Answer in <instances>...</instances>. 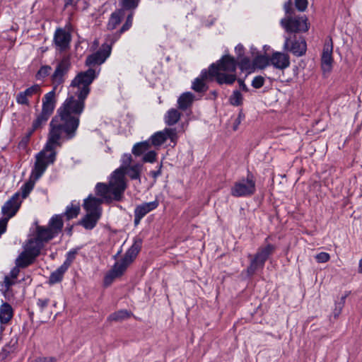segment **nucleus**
Instances as JSON below:
<instances>
[{"mask_svg":"<svg viewBox=\"0 0 362 362\" xmlns=\"http://www.w3.org/2000/svg\"><path fill=\"white\" fill-rule=\"evenodd\" d=\"M134 12H129L127 15L125 23L121 27L119 31L116 32L108 37L112 39V43H115L119 37L120 35L124 32L127 31L132 25L133 18Z\"/></svg>","mask_w":362,"mask_h":362,"instance_id":"a878e982","label":"nucleus"},{"mask_svg":"<svg viewBox=\"0 0 362 362\" xmlns=\"http://www.w3.org/2000/svg\"><path fill=\"white\" fill-rule=\"evenodd\" d=\"M42 110L41 112L51 116L54 110L57 100L56 93L54 89L46 93L42 100Z\"/></svg>","mask_w":362,"mask_h":362,"instance_id":"a211bd4d","label":"nucleus"},{"mask_svg":"<svg viewBox=\"0 0 362 362\" xmlns=\"http://www.w3.org/2000/svg\"><path fill=\"white\" fill-rule=\"evenodd\" d=\"M163 132H164V134H165V136L166 137V140L168 139H170V141L172 142H175L176 141V140L177 139L176 129L165 128L163 130Z\"/></svg>","mask_w":362,"mask_h":362,"instance_id":"49530a36","label":"nucleus"},{"mask_svg":"<svg viewBox=\"0 0 362 362\" xmlns=\"http://www.w3.org/2000/svg\"><path fill=\"white\" fill-rule=\"evenodd\" d=\"M142 218H143L142 216H139V214H137L136 213L134 212V224L135 225H138Z\"/></svg>","mask_w":362,"mask_h":362,"instance_id":"680f3d73","label":"nucleus"},{"mask_svg":"<svg viewBox=\"0 0 362 362\" xmlns=\"http://www.w3.org/2000/svg\"><path fill=\"white\" fill-rule=\"evenodd\" d=\"M33 236L42 243L43 245L55 237L47 226H39L37 223Z\"/></svg>","mask_w":362,"mask_h":362,"instance_id":"6ab92c4d","label":"nucleus"},{"mask_svg":"<svg viewBox=\"0 0 362 362\" xmlns=\"http://www.w3.org/2000/svg\"><path fill=\"white\" fill-rule=\"evenodd\" d=\"M243 96L242 93L238 90H233L232 95L229 98L230 103L233 106H240L243 104Z\"/></svg>","mask_w":362,"mask_h":362,"instance_id":"a19ab883","label":"nucleus"},{"mask_svg":"<svg viewBox=\"0 0 362 362\" xmlns=\"http://www.w3.org/2000/svg\"><path fill=\"white\" fill-rule=\"evenodd\" d=\"M158 205L159 202L157 199L150 202H144L136 206L134 212L144 218L147 214L156 209Z\"/></svg>","mask_w":362,"mask_h":362,"instance_id":"5701e85b","label":"nucleus"},{"mask_svg":"<svg viewBox=\"0 0 362 362\" xmlns=\"http://www.w3.org/2000/svg\"><path fill=\"white\" fill-rule=\"evenodd\" d=\"M150 147L148 141L137 143L132 148V153L136 156H141L146 152Z\"/></svg>","mask_w":362,"mask_h":362,"instance_id":"e433bc0d","label":"nucleus"},{"mask_svg":"<svg viewBox=\"0 0 362 362\" xmlns=\"http://www.w3.org/2000/svg\"><path fill=\"white\" fill-rule=\"evenodd\" d=\"M194 100V95L190 92L182 93L177 100L178 108L185 110L189 107Z\"/></svg>","mask_w":362,"mask_h":362,"instance_id":"c756f323","label":"nucleus"},{"mask_svg":"<svg viewBox=\"0 0 362 362\" xmlns=\"http://www.w3.org/2000/svg\"><path fill=\"white\" fill-rule=\"evenodd\" d=\"M71 41V35L69 31L62 28L56 29L53 42L58 50L64 52L69 49Z\"/></svg>","mask_w":362,"mask_h":362,"instance_id":"f8f14e48","label":"nucleus"},{"mask_svg":"<svg viewBox=\"0 0 362 362\" xmlns=\"http://www.w3.org/2000/svg\"><path fill=\"white\" fill-rule=\"evenodd\" d=\"M30 139L28 136H23L21 141L19 143V146L21 147H25L29 142Z\"/></svg>","mask_w":362,"mask_h":362,"instance_id":"bf43d9fd","label":"nucleus"},{"mask_svg":"<svg viewBox=\"0 0 362 362\" xmlns=\"http://www.w3.org/2000/svg\"><path fill=\"white\" fill-rule=\"evenodd\" d=\"M284 8L286 14H291L293 13L291 1H288L286 2L284 5Z\"/></svg>","mask_w":362,"mask_h":362,"instance_id":"13d9d810","label":"nucleus"},{"mask_svg":"<svg viewBox=\"0 0 362 362\" xmlns=\"http://www.w3.org/2000/svg\"><path fill=\"white\" fill-rule=\"evenodd\" d=\"M66 272V271L65 269L59 267L57 270H55L50 274L49 279V283L54 284L61 281Z\"/></svg>","mask_w":362,"mask_h":362,"instance_id":"58836bf2","label":"nucleus"},{"mask_svg":"<svg viewBox=\"0 0 362 362\" xmlns=\"http://www.w3.org/2000/svg\"><path fill=\"white\" fill-rule=\"evenodd\" d=\"M250 61L247 57L240 59L239 65L241 69H247L250 66Z\"/></svg>","mask_w":362,"mask_h":362,"instance_id":"5fc2aeb1","label":"nucleus"},{"mask_svg":"<svg viewBox=\"0 0 362 362\" xmlns=\"http://www.w3.org/2000/svg\"><path fill=\"white\" fill-rule=\"evenodd\" d=\"M238 82L239 83L240 88L245 92L248 91V88L246 86V84L244 83V81L242 79H238Z\"/></svg>","mask_w":362,"mask_h":362,"instance_id":"052dcab7","label":"nucleus"},{"mask_svg":"<svg viewBox=\"0 0 362 362\" xmlns=\"http://www.w3.org/2000/svg\"><path fill=\"white\" fill-rule=\"evenodd\" d=\"M237 62L234 57L226 54L216 63L211 64L209 70L202 71L199 77L196 78L192 83V88L197 93H204L208 86L204 80L214 77L216 82L220 84H233L236 80Z\"/></svg>","mask_w":362,"mask_h":362,"instance_id":"f03ea898","label":"nucleus"},{"mask_svg":"<svg viewBox=\"0 0 362 362\" xmlns=\"http://www.w3.org/2000/svg\"><path fill=\"white\" fill-rule=\"evenodd\" d=\"M110 45L103 44L101 47L95 53L88 56L86 60L87 66H93L96 64H102L110 57L112 51V39L109 38Z\"/></svg>","mask_w":362,"mask_h":362,"instance_id":"9d476101","label":"nucleus"},{"mask_svg":"<svg viewBox=\"0 0 362 362\" xmlns=\"http://www.w3.org/2000/svg\"><path fill=\"white\" fill-rule=\"evenodd\" d=\"M151 142L153 146H160L166 141V137L164 134L163 130L157 132L151 136Z\"/></svg>","mask_w":362,"mask_h":362,"instance_id":"ea45409f","label":"nucleus"},{"mask_svg":"<svg viewBox=\"0 0 362 362\" xmlns=\"http://www.w3.org/2000/svg\"><path fill=\"white\" fill-rule=\"evenodd\" d=\"M77 252H78V251L76 249H73V250H71L70 251H69L66 255L65 261L60 267H62L66 271H67L68 269L69 268V267L71 265V264L74 261V259H76Z\"/></svg>","mask_w":362,"mask_h":362,"instance_id":"4c0bfd02","label":"nucleus"},{"mask_svg":"<svg viewBox=\"0 0 362 362\" xmlns=\"http://www.w3.org/2000/svg\"><path fill=\"white\" fill-rule=\"evenodd\" d=\"M264 78L261 76H255L252 81V86L255 88H260L264 86Z\"/></svg>","mask_w":362,"mask_h":362,"instance_id":"8fccbe9b","label":"nucleus"},{"mask_svg":"<svg viewBox=\"0 0 362 362\" xmlns=\"http://www.w3.org/2000/svg\"><path fill=\"white\" fill-rule=\"evenodd\" d=\"M181 114L178 110L175 108L170 109L164 117V120L166 124L172 126L175 124L180 119Z\"/></svg>","mask_w":362,"mask_h":362,"instance_id":"2f4dec72","label":"nucleus"},{"mask_svg":"<svg viewBox=\"0 0 362 362\" xmlns=\"http://www.w3.org/2000/svg\"><path fill=\"white\" fill-rule=\"evenodd\" d=\"M329 255L327 252H320L315 256V259L317 262L320 263H325L329 260Z\"/></svg>","mask_w":362,"mask_h":362,"instance_id":"3c124183","label":"nucleus"},{"mask_svg":"<svg viewBox=\"0 0 362 362\" xmlns=\"http://www.w3.org/2000/svg\"><path fill=\"white\" fill-rule=\"evenodd\" d=\"M124 16V12L123 10L117 9L112 13L107 24V28L110 30L115 29L117 26L121 23Z\"/></svg>","mask_w":362,"mask_h":362,"instance_id":"cd10ccee","label":"nucleus"},{"mask_svg":"<svg viewBox=\"0 0 362 362\" xmlns=\"http://www.w3.org/2000/svg\"><path fill=\"white\" fill-rule=\"evenodd\" d=\"M270 63L276 69H284L289 66L290 61L287 54L274 52L270 58Z\"/></svg>","mask_w":362,"mask_h":362,"instance_id":"aec40b11","label":"nucleus"},{"mask_svg":"<svg viewBox=\"0 0 362 362\" xmlns=\"http://www.w3.org/2000/svg\"><path fill=\"white\" fill-rule=\"evenodd\" d=\"M99 197H93V195H89L85 200L83 203V208L88 213H92L101 216V204L103 202L107 203H110L111 202H107L102 196L98 195Z\"/></svg>","mask_w":362,"mask_h":362,"instance_id":"dca6fc26","label":"nucleus"},{"mask_svg":"<svg viewBox=\"0 0 362 362\" xmlns=\"http://www.w3.org/2000/svg\"><path fill=\"white\" fill-rule=\"evenodd\" d=\"M49 303V299L48 298H39L37 300V306L39 308L40 313H44L46 311L48 305Z\"/></svg>","mask_w":362,"mask_h":362,"instance_id":"de8ad7c7","label":"nucleus"},{"mask_svg":"<svg viewBox=\"0 0 362 362\" xmlns=\"http://www.w3.org/2000/svg\"><path fill=\"white\" fill-rule=\"evenodd\" d=\"M80 211V207L78 205L71 204V206H68L66 209V211L64 212V216H66L68 220L76 218Z\"/></svg>","mask_w":362,"mask_h":362,"instance_id":"79ce46f5","label":"nucleus"},{"mask_svg":"<svg viewBox=\"0 0 362 362\" xmlns=\"http://www.w3.org/2000/svg\"><path fill=\"white\" fill-rule=\"evenodd\" d=\"M52 67L49 65L42 66L35 75L37 80H43L50 74Z\"/></svg>","mask_w":362,"mask_h":362,"instance_id":"c03bdc74","label":"nucleus"},{"mask_svg":"<svg viewBox=\"0 0 362 362\" xmlns=\"http://www.w3.org/2000/svg\"><path fill=\"white\" fill-rule=\"evenodd\" d=\"M132 162V155L124 154L121 159L120 167L111 174L108 184L97 183L95 188V194L102 196L107 202L121 201L127 187V182L122 180L123 170L130 167Z\"/></svg>","mask_w":362,"mask_h":362,"instance_id":"7ed1b4c3","label":"nucleus"},{"mask_svg":"<svg viewBox=\"0 0 362 362\" xmlns=\"http://www.w3.org/2000/svg\"><path fill=\"white\" fill-rule=\"evenodd\" d=\"M49 144V136L43 150L39 152L36 156V160L34 168L32 170L30 178L37 180L45 173L47 166L50 163H53L56 159L57 153L55 148L62 145V141H59L58 144L52 145V148L47 147Z\"/></svg>","mask_w":362,"mask_h":362,"instance_id":"20e7f679","label":"nucleus"},{"mask_svg":"<svg viewBox=\"0 0 362 362\" xmlns=\"http://www.w3.org/2000/svg\"><path fill=\"white\" fill-rule=\"evenodd\" d=\"M21 203L22 202L20 197V192H16L4 203L1 208V213L5 216V218L10 219L16 215L21 205Z\"/></svg>","mask_w":362,"mask_h":362,"instance_id":"ddd939ff","label":"nucleus"},{"mask_svg":"<svg viewBox=\"0 0 362 362\" xmlns=\"http://www.w3.org/2000/svg\"><path fill=\"white\" fill-rule=\"evenodd\" d=\"M284 47L288 49L295 56L301 57L305 54L307 45L305 40L302 37L299 39L295 38L293 40L286 37Z\"/></svg>","mask_w":362,"mask_h":362,"instance_id":"4468645a","label":"nucleus"},{"mask_svg":"<svg viewBox=\"0 0 362 362\" xmlns=\"http://www.w3.org/2000/svg\"><path fill=\"white\" fill-rule=\"evenodd\" d=\"M13 316V310L8 303H4L0 306V323L7 324Z\"/></svg>","mask_w":362,"mask_h":362,"instance_id":"bb28decb","label":"nucleus"},{"mask_svg":"<svg viewBox=\"0 0 362 362\" xmlns=\"http://www.w3.org/2000/svg\"><path fill=\"white\" fill-rule=\"evenodd\" d=\"M235 50L237 52L240 53L243 50V46L241 45H238V46L235 47Z\"/></svg>","mask_w":362,"mask_h":362,"instance_id":"0e129e2a","label":"nucleus"},{"mask_svg":"<svg viewBox=\"0 0 362 362\" xmlns=\"http://www.w3.org/2000/svg\"><path fill=\"white\" fill-rule=\"evenodd\" d=\"M8 220L5 217L0 219V236L6 232Z\"/></svg>","mask_w":362,"mask_h":362,"instance_id":"864d4df0","label":"nucleus"},{"mask_svg":"<svg viewBox=\"0 0 362 362\" xmlns=\"http://www.w3.org/2000/svg\"><path fill=\"white\" fill-rule=\"evenodd\" d=\"M49 117L50 116L41 112L32 123L33 129L38 130L42 129V127L45 125Z\"/></svg>","mask_w":362,"mask_h":362,"instance_id":"72a5a7b5","label":"nucleus"},{"mask_svg":"<svg viewBox=\"0 0 362 362\" xmlns=\"http://www.w3.org/2000/svg\"><path fill=\"white\" fill-rule=\"evenodd\" d=\"M86 96L72 92L57 109L49 123L47 147L59 141L70 140L75 137L80 123V116L85 108Z\"/></svg>","mask_w":362,"mask_h":362,"instance_id":"f257e3e1","label":"nucleus"},{"mask_svg":"<svg viewBox=\"0 0 362 362\" xmlns=\"http://www.w3.org/2000/svg\"><path fill=\"white\" fill-rule=\"evenodd\" d=\"M52 315V312H51V311H50V312H48V313H47V316H48L49 317H50V315Z\"/></svg>","mask_w":362,"mask_h":362,"instance_id":"338daca9","label":"nucleus"},{"mask_svg":"<svg viewBox=\"0 0 362 362\" xmlns=\"http://www.w3.org/2000/svg\"><path fill=\"white\" fill-rule=\"evenodd\" d=\"M37 131L36 129H33V127H31L30 129H28L25 136H28V138L30 139L31 136L34 133V132Z\"/></svg>","mask_w":362,"mask_h":362,"instance_id":"e2e57ef3","label":"nucleus"},{"mask_svg":"<svg viewBox=\"0 0 362 362\" xmlns=\"http://www.w3.org/2000/svg\"><path fill=\"white\" fill-rule=\"evenodd\" d=\"M98 73L93 69L79 72L72 80L71 86L76 94L88 97L90 92V85L97 78Z\"/></svg>","mask_w":362,"mask_h":362,"instance_id":"39448f33","label":"nucleus"},{"mask_svg":"<svg viewBox=\"0 0 362 362\" xmlns=\"http://www.w3.org/2000/svg\"><path fill=\"white\" fill-rule=\"evenodd\" d=\"M256 192V182L252 173L246 177L235 181L230 189V194L234 197H249Z\"/></svg>","mask_w":362,"mask_h":362,"instance_id":"423d86ee","label":"nucleus"},{"mask_svg":"<svg viewBox=\"0 0 362 362\" xmlns=\"http://www.w3.org/2000/svg\"><path fill=\"white\" fill-rule=\"evenodd\" d=\"M100 216V215L87 212V214L81 221L80 224L86 229L91 230L96 226Z\"/></svg>","mask_w":362,"mask_h":362,"instance_id":"c85d7f7f","label":"nucleus"},{"mask_svg":"<svg viewBox=\"0 0 362 362\" xmlns=\"http://www.w3.org/2000/svg\"><path fill=\"white\" fill-rule=\"evenodd\" d=\"M35 180H30L29 181L26 182L21 186L20 191H18L20 192V197L21 199V201L23 199H25L30 193V192L33 190L35 185Z\"/></svg>","mask_w":362,"mask_h":362,"instance_id":"c9c22d12","label":"nucleus"},{"mask_svg":"<svg viewBox=\"0 0 362 362\" xmlns=\"http://www.w3.org/2000/svg\"><path fill=\"white\" fill-rule=\"evenodd\" d=\"M35 362H56L57 359L54 357H39L35 358Z\"/></svg>","mask_w":362,"mask_h":362,"instance_id":"6e6d98bb","label":"nucleus"},{"mask_svg":"<svg viewBox=\"0 0 362 362\" xmlns=\"http://www.w3.org/2000/svg\"><path fill=\"white\" fill-rule=\"evenodd\" d=\"M162 163H160L158 166V169L157 170H152L149 173V175L154 179L156 180L158 176L161 175V168Z\"/></svg>","mask_w":362,"mask_h":362,"instance_id":"4d7b16f0","label":"nucleus"},{"mask_svg":"<svg viewBox=\"0 0 362 362\" xmlns=\"http://www.w3.org/2000/svg\"><path fill=\"white\" fill-rule=\"evenodd\" d=\"M128 266L129 265L122 259L117 262L112 269L105 275L104 279L105 284L108 286L112 284L115 279L121 276Z\"/></svg>","mask_w":362,"mask_h":362,"instance_id":"f3484780","label":"nucleus"},{"mask_svg":"<svg viewBox=\"0 0 362 362\" xmlns=\"http://www.w3.org/2000/svg\"><path fill=\"white\" fill-rule=\"evenodd\" d=\"M35 257L28 252L27 250H24L21 253L16 259V264L18 267L25 268L31 264L35 259Z\"/></svg>","mask_w":362,"mask_h":362,"instance_id":"7c9ffc66","label":"nucleus"},{"mask_svg":"<svg viewBox=\"0 0 362 362\" xmlns=\"http://www.w3.org/2000/svg\"><path fill=\"white\" fill-rule=\"evenodd\" d=\"M358 272L362 273V259H360L358 264Z\"/></svg>","mask_w":362,"mask_h":362,"instance_id":"69168bd1","label":"nucleus"},{"mask_svg":"<svg viewBox=\"0 0 362 362\" xmlns=\"http://www.w3.org/2000/svg\"><path fill=\"white\" fill-rule=\"evenodd\" d=\"M139 2L140 0H119V4L121 6L119 9L123 10L124 12L125 11L134 12L139 4Z\"/></svg>","mask_w":362,"mask_h":362,"instance_id":"473e14b6","label":"nucleus"},{"mask_svg":"<svg viewBox=\"0 0 362 362\" xmlns=\"http://www.w3.org/2000/svg\"><path fill=\"white\" fill-rule=\"evenodd\" d=\"M308 0H295V6L299 11H304L308 7Z\"/></svg>","mask_w":362,"mask_h":362,"instance_id":"603ef678","label":"nucleus"},{"mask_svg":"<svg viewBox=\"0 0 362 362\" xmlns=\"http://www.w3.org/2000/svg\"><path fill=\"white\" fill-rule=\"evenodd\" d=\"M142 167V164L136 163L126 168L125 170H123L122 180L126 182L125 175H127L132 180H139L140 181Z\"/></svg>","mask_w":362,"mask_h":362,"instance_id":"b1692460","label":"nucleus"},{"mask_svg":"<svg viewBox=\"0 0 362 362\" xmlns=\"http://www.w3.org/2000/svg\"><path fill=\"white\" fill-rule=\"evenodd\" d=\"M348 295V293H346L344 296H341L340 301L335 304V309L333 311V315L334 318H337L341 314L342 308L344 305L345 299Z\"/></svg>","mask_w":362,"mask_h":362,"instance_id":"a18cd8bd","label":"nucleus"},{"mask_svg":"<svg viewBox=\"0 0 362 362\" xmlns=\"http://www.w3.org/2000/svg\"><path fill=\"white\" fill-rule=\"evenodd\" d=\"M156 159V153L154 151H150L144 154L143 161L145 163H153Z\"/></svg>","mask_w":362,"mask_h":362,"instance_id":"09e8293b","label":"nucleus"},{"mask_svg":"<svg viewBox=\"0 0 362 362\" xmlns=\"http://www.w3.org/2000/svg\"><path fill=\"white\" fill-rule=\"evenodd\" d=\"M274 250L275 246L272 244L260 247L250 261V264L247 269V274L252 276L258 269L263 268L266 261Z\"/></svg>","mask_w":362,"mask_h":362,"instance_id":"0eeeda50","label":"nucleus"},{"mask_svg":"<svg viewBox=\"0 0 362 362\" xmlns=\"http://www.w3.org/2000/svg\"><path fill=\"white\" fill-rule=\"evenodd\" d=\"M131 313L127 310H120L109 315L108 321H122L130 317Z\"/></svg>","mask_w":362,"mask_h":362,"instance_id":"f704fd0d","label":"nucleus"},{"mask_svg":"<svg viewBox=\"0 0 362 362\" xmlns=\"http://www.w3.org/2000/svg\"><path fill=\"white\" fill-rule=\"evenodd\" d=\"M281 25L288 33L305 32L308 30L305 16L284 18L281 20Z\"/></svg>","mask_w":362,"mask_h":362,"instance_id":"6e6552de","label":"nucleus"},{"mask_svg":"<svg viewBox=\"0 0 362 362\" xmlns=\"http://www.w3.org/2000/svg\"><path fill=\"white\" fill-rule=\"evenodd\" d=\"M332 51L333 43L330 38L325 42L321 57V66L324 72H329L332 69L333 63Z\"/></svg>","mask_w":362,"mask_h":362,"instance_id":"2eb2a0df","label":"nucleus"},{"mask_svg":"<svg viewBox=\"0 0 362 362\" xmlns=\"http://www.w3.org/2000/svg\"><path fill=\"white\" fill-rule=\"evenodd\" d=\"M141 244L142 242L140 239L135 240L132 245L126 252L122 260L129 265L139 254L141 248Z\"/></svg>","mask_w":362,"mask_h":362,"instance_id":"412c9836","label":"nucleus"},{"mask_svg":"<svg viewBox=\"0 0 362 362\" xmlns=\"http://www.w3.org/2000/svg\"><path fill=\"white\" fill-rule=\"evenodd\" d=\"M44 247L42 243L36 240L33 235L30 237L26 244L24 246V249L27 250L28 252L30 253V255L37 257Z\"/></svg>","mask_w":362,"mask_h":362,"instance_id":"4be33fe9","label":"nucleus"},{"mask_svg":"<svg viewBox=\"0 0 362 362\" xmlns=\"http://www.w3.org/2000/svg\"><path fill=\"white\" fill-rule=\"evenodd\" d=\"M63 226L62 215H54L50 218L47 227L56 237L62 231Z\"/></svg>","mask_w":362,"mask_h":362,"instance_id":"393cba45","label":"nucleus"},{"mask_svg":"<svg viewBox=\"0 0 362 362\" xmlns=\"http://www.w3.org/2000/svg\"><path fill=\"white\" fill-rule=\"evenodd\" d=\"M71 68V62L69 58L64 57L57 64L55 70L51 76L52 82L56 86L62 84L65 81V77L67 75Z\"/></svg>","mask_w":362,"mask_h":362,"instance_id":"9b49d317","label":"nucleus"},{"mask_svg":"<svg viewBox=\"0 0 362 362\" xmlns=\"http://www.w3.org/2000/svg\"><path fill=\"white\" fill-rule=\"evenodd\" d=\"M270 63V58L265 55L257 56L254 59V64L259 69H264Z\"/></svg>","mask_w":362,"mask_h":362,"instance_id":"37998d69","label":"nucleus"},{"mask_svg":"<svg viewBox=\"0 0 362 362\" xmlns=\"http://www.w3.org/2000/svg\"><path fill=\"white\" fill-rule=\"evenodd\" d=\"M41 93L42 88L40 85L34 84L23 91L19 92L16 95V101L18 105L29 107L30 105V100L36 97L38 102Z\"/></svg>","mask_w":362,"mask_h":362,"instance_id":"1a4fd4ad","label":"nucleus"},{"mask_svg":"<svg viewBox=\"0 0 362 362\" xmlns=\"http://www.w3.org/2000/svg\"><path fill=\"white\" fill-rule=\"evenodd\" d=\"M6 284H8V286L10 285V282H9V280L6 279Z\"/></svg>","mask_w":362,"mask_h":362,"instance_id":"774afa93","label":"nucleus"}]
</instances>
